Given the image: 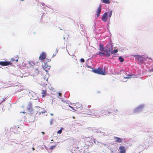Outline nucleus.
<instances>
[{
  "label": "nucleus",
  "instance_id": "1",
  "mask_svg": "<svg viewBox=\"0 0 153 153\" xmlns=\"http://www.w3.org/2000/svg\"><path fill=\"white\" fill-rule=\"evenodd\" d=\"M92 71L96 74H101L102 75H104L105 74V72L102 71V68H99L96 69H94L92 70Z\"/></svg>",
  "mask_w": 153,
  "mask_h": 153
},
{
  "label": "nucleus",
  "instance_id": "2",
  "mask_svg": "<svg viewBox=\"0 0 153 153\" xmlns=\"http://www.w3.org/2000/svg\"><path fill=\"white\" fill-rule=\"evenodd\" d=\"M112 51V48H106L104 51L105 53H105V56L107 57H108L111 54Z\"/></svg>",
  "mask_w": 153,
  "mask_h": 153
},
{
  "label": "nucleus",
  "instance_id": "3",
  "mask_svg": "<svg viewBox=\"0 0 153 153\" xmlns=\"http://www.w3.org/2000/svg\"><path fill=\"white\" fill-rule=\"evenodd\" d=\"M46 53L44 52H42L39 57V60H40V61L43 62L44 59H46Z\"/></svg>",
  "mask_w": 153,
  "mask_h": 153
},
{
  "label": "nucleus",
  "instance_id": "4",
  "mask_svg": "<svg viewBox=\"0 0 153 153\" xmlns=\"http://www.w3.org/2000/svg\"><path fill=\"white\" fill-rule=\"evenodd\" d=\"M143 108V105H140L137 107V108H135L134 110V111L135 113H137L139 112H140L141 111H142Z\"/></svg>",
  "mask_w": 153,
  "mask_h": 153
},
{
  "label": "nucleus",
  "instance_id": "5",
  "mask_svg": "<svg viewBox=\"0 0 153 153\" xmlns=\"http://www.w3.org/2000/svg\"><path fill=\"white\" fill-rule=\"evenodd\" d=\"M12 63L7 61H0V65L3 66H6L8 65H11Z\"/></svg>",
  "mask_w": 153,
  "mask_h": 153
},
{
  "label": "nucleus",
  "instance_id": "6",
  "mask_svg": "<svg viewBox=\"0 0 153 153\" xmlns=\"http://www.w3.org/2000/svg\"><path fill=\"white\" fill-rule=\"evenodd\" d=\"M84 112L85 114H91V113L92 112V111L91 110L89 107H88L84 109Z\"/></svg>",
  "mask_w": 153,
  "mask_h": 153
},
{
  "label": "nucleus",
  "instance_id": "7",
  "mask_svg": "<svg viewBox=\"0 0 153 153\" xmlns=\"http://www.w3.org/2000/svg\"><path fill=\"white\" fill-rule=\"evenodd\" d=\"M43 69L46 71H48L50 70L51 67L48 65L46 63H45L44 65H43Z\"/></svg>",
  "mask_w": 153,
  "mask_h": 153
},
{
  "label": "nucleus",
  "instance_id": "8",
  "mask_svg": "<svg viewBox=\"0 0 153 153\" xmlns=\"http://www.w3.org/2000/svg\"><path fill=\"white\" fill-rule=\"evenodd\" d=\"M101 9H102V6L101 5H100L99 6L98 8V9L97 11L96 16H97V17H98L100 15V13L101 12Z\"/></svg>",
  "mask_w": 153,
  "mask_h": 153
},
{
  "label": "nucleus",
  "instance_id": "9",
  "mask_svg": "<svg viewBox=\"0 0 153 153\" xmlns=\"http://www.w3.org/2000/svg\"><path fill=\"white\" fill-rule=\"evenodd\" d=\"M112 109L111 110H110V109L108 110V111H105L104 110H102L101 111V113L102 114H107L110 113H111L112 112V111L113 110L114 108H111Z\"/></svg>",
  "mask_w": 153,
  "mask_h": 153
},
{
  "label": "nucleus",
  "instance_id": "10",
  "mask_svg": "<svg viewBox=\"0 0 153 153\" xmlns=\"http://www.w3.org/2000/svg\"><path fill=\"white\" fill-rule=\"evenodd\" d=\"M107 19V13H105L102 15L101 19L103 22H106Z\"/></svg>",
  "mask_w": 153,
  "mask_h": 153
},
{
  "label": "nucleus",
  "instance_id": "11",
  "mask_svg": "<svg viewBox=\"0 0 153 153\" xmlns=\"http://www.w3.org/2000/svg\"><path fill=\"white\" fill-rule=\"evenodd\" d=\"M120 152V153H125L126 149L123 146H121L119 147Z\"/></svg>",
  "mask_w": 153,
  "mask_h": 153
},
{
  "label": "nucleus",
  "instance_id": "12",
  "mask_svg": "<svg viewBox=\"0 0 153 153\" xmlns=\"http://www.w3.org/2000/svg\"><path fill=\"white\" fill-rule=\"evenodd\" d=\"M41 94H42V97H43L46 96L47 95V91L46 89H43L42 90Z\"/></svg>",
  "mask_w": 153,
  "mask_h": 153
},
{
  "label": "nucleus",
  "instance_id": "13",
  "mask_svg": "<svg viewBox=\"0 0 153 153\" xmlns=\"http://www.w3.org/2000/svg\"><path fill=\"white\" fill-rule=\"evenodd\" d=\"M114 139H116V141L118 143H120L122 142L123 140L121 138L117 137H114Z\"/></svg>",
  "mask_w": 153,
  "mask_h": 153
},
{
  "label": "nucleus",
  "instance_id": "14",
  "mask_svg": "<svg viewBox=\"0 0 153 153\" xmlns=\"http://www.w3.org/2000/svg\"><path fill=\"white\" fill-rule=\"evenodd\" d=\"M11 61L12 62H14L16 61V62L18 61V57L17 56L16 57H15L14 58H13L11 59Z\"/></svg>",
  "mask_w": 153,
  "mask_h": 153
},
{
  "label": "nucleus",
  "instance_id": "15",
  "mask_svg": "<svg viewBox=\"0 0 153 153\" xmlns=\"http://www.w3.org/2000/svg\"><path fill=\"white\" fill-rule=\"evenodd\" d=\"M100 48L99 49L101 51H103L104 50V48H103V46L102 45L100 44L99 46Z\"/></svg>",
  "mask_w": 153,
  "mask_h": 153
},
{
  "label": "nucleus",
  "instance_id": "16",
  "mask_svg": "<svg viewBox=\"0 0 153 153\" xmlns=\"http://www.w3.org/2000/svg\"><path fill=\"white\" fill-rule=\"evenodd\" d=\"M97 54L101 56H105V53H102L100 52H98V53H97Z\"/></svg>",
  "mask_w": 153,
  "mask_h": 153
},
{
  "label": "nucleus",
  "instance_id": "17",
  "mask_svg": "<svg viewBox=\"0 0 153 153\" xmlns=\"http://www.w3.org/2000/svg\"><path fill=\"white\" fill-rule=\"evenodd\" d=\"M134 57H136V58L138 59V60L140 58H142L143 57V56H140V55H134Z\"/></svg>",
  "mask_w": 153,
  "mask_h": 153
},
{
  "label": "nucleus",
  "instance_id": "18",
  "mask_svg": "<svg viewBox=\"0 0 153 153\" xmlns=\"http://www.w3.org/2000/svg\"><path fill=\"white\" fill-rule=\"evenodd\" d=\"M102 2L105 4H109L110 2L109 0H103Z\"/></svg>",
  "mask_w": 153,
  "mask_h": 153
},
{
  "label": "nucleus",
  "instance_id": "19",
  "mask_svg": "<svg viewBox=\"0 0 153 153\" xmlns=\"http://www.w3.org/2000/svg\"><path fill=\"white\" fill-rule=\"evenodd\" d=\"M119 59L120 60V61L121 62H123L124 60V59H123V58L121 56H120L119 57Z\"/></svg>",
  "mask_w": 153,
  "mask_h": 153
},
{
  "label": "nucleus",
  "instance_id": "20",
  "mask_svg": "<svg viewBox=\"0 0 153 153\" xmlns=\"http://www.w3.org/2000/svg\"><path fill=\"white\" fill-rule=\"evenodd\" d=\"M63 105L64 106V107H65V106H66L67 108H68V107H70L72 109L74 110L73 107H72L71 106L69 105H68L67 104L66 105H65V104H64Z\"/></svg>",
  "mask_w": 153,
  "mask_h": 153
},
{
  "label": "nucleus",
  "instance_id": "21",
  "mask_svg": "<svg viewBox=\"0 0 153 153\" xmlns=\"http://www.w3.org/2000/svg\"><path fill=\"white\" fill-rule=\"evenodd\" d=\"M107 13V15H108L110 17H111L112 15V11H110L108 12Z\"/></svg>",
  "mask_w": 153,
  "mask_h": 153
},
{
  "label": "nucleus",
  "instance_id": "22",
  "mask_svg": "<svg viewBox=\"0 0 153 153\" xmlns=\"http://www.w3.org/2000/svg\"><path fill=\"white\" fill-rule=\"evenodd\" d=\"M118 51L117 49H114L113 51H111V54L113 53H115L118 52Z\"/></svg>",
  "mask_w": 153,
  "mask_h": 153
},
{
  "label": "nucleus",
  "instance_id": "23",
  "mask_svg": "<svg viewBox=\"0 0 153 153\" xmlns=\"http://www.w3.org/2000/svg\"><path fill=\"white\" fill-rule=\"evenodd\" d=\"M62 128H61V129L59 130L58 131H57V133L58 134H60L62 133Z\"/></svg>",
  "mask_w": 153,
  "mask_h": 153
},
{
  "label": "nucleus",
  "instance_id": "24",
  "mask_svg": "<svg viewBox=\"0 0 153 153\" xmlns=\"http://www.w3.org/2000/svg\"><path fill=\"white\" fill-rule=\"evenodd\" d=\"M56 147V146H51L50 147V149L51 150H52L54 149Z\"/></svg>",
  "mask_w": 153,
  "mask_h": 153
},
{
  "label": "nucleus",
  "instance_id": "25",
  "mask_svg": "<svg viewBox=\"0 0 153 153\" xmlns=\"http://www.w3.org/2000/svg\"><path fill=\"white\" fill-rule=\"evenodd\" d=\"M80 61L82 62H85V60L83 58H81L80 59Z\"/></svg>",
  "mask_w": 153,
  "mask_h": 153
},
{
  "label": "nucleus",
  "instance_id": "26",
  "mask_svg": "<svg viewBox=\"0 0 153 153\" xmlns=\"http://www.w3.org/2000/svg\"><path fill=\"white\" fill-rule=\"evenodd\" d=\"M5 100V98H3L2 99V101H1V102H3Z\"/></svg>",
  "mask_w": 153,
  "mask_h": 153
},
{
  "label": "nucleus",
  "instance_id": "27",
  "mask_svg": "<svg viewBox=\"0 0 153 153\" xmlns=\"http://www.w3.org/2000/svg\"><path fill=\"white\" fill-rule=\"evenodd\" d=\"M86 67L88 68H91L90 66L87 65V66H86Z\"/></svg>",
  "mask_w": 153,
  "mask_h": 153
},
{
  "label": "nucleus",
  "instance_id": "28",
  "mask_svg": "<svg viewBox=\"0 0 153 153\" xmlns=\"http://www.w3.org/2000/svg\"><path fill=\"white\" fill-rule=\"evenodd\" d=\"M59 97H61L62 96V93H59Z\"/></svg>",
  "mask_w": 153,
  "mask_h": 153
},
{
  "label": "nucleus",
  "instance_id": "29",
  "mask_svg": "<svg viewBox=\"0 0 153 153\" xmlns=\"http://www.w3.org/2000/svg\"><path fill=\"white\" fill-rule=\"evenodd\" d=\"M41 133H42L43 135H44L45 134V133L43 131Z\"/></svg>",
  "mask_w": 153,
  "mask_h": 153
},
{
  "label": "nucleus",
  "instance_id": "30",
  "mask_svg": "<svg viewBox=\"0 0 153 153\" xmlns=\"http://www.w3.org/2000/svg\"><path fill=\"white\" fill-rule=\"evenodd\" d=\"M150 71H153V68L150 70Z\"/></svg>",
  "mask_w": 153,
  "mask_h": 153
},
{
  "label": "nucleus",
  "instance_id": "31",
  "mask_svg": "<svg viewBox=\"0 0 153 153\" xmlns=\"http://www.w3.org/2000/svg\"><path fill=\"white\" fill-rule=\"evenodd\" d=\"M32 149L33 150H35V148L34 147H33L32 148Z\"/></svg>",
  "mask_w": 153,
  "mask_h": 153
},
{
  "label": "nucleus",
  "instance_id": "32",
  "mask_svg": "<svg viewBox=\"0 0 153 153\" xmlns=\"http://www.w3.org/2000/svg\"><path fill=\"white\" fill-rule=\"evenodd\" d=\"M147 58L148 59H151L150 58H148V57Z\"/></svg>",
  "mask_w": 153,
  "mask_h": 153
},
{
  "label": "nucleus",
  "instance_id": "33",
  "mask_svg": "<svg viewBox=\"0 0 153 153\" xmlns=\"http://www.w3.org/2000/svg\"><path fill=\"white\" fill-rule=\"evenodd\" d=\"M15 133H17V132H15L14 131H13Z\"/></svg>",
  "mask_w": 153,
  "mask_h": 153
},
{
  "label": "nucleus",
  "instance_id": "34",
  "mask_svg": "<svg viewBox=\"0 0 153 153\" xmlns=\"http://www.w3.org/2000/svg\"><path fill=\"white\" fill-rule=\"evenodd\" d=\"M51 61V60H50V59H48V61Z\"/></svg>",
  "mask_w": 153,
  "mask_h": 153
},
{
  "label": "nucleus",
  "instance_id": "35",
  "mask_svg": "<svg viewBox=\"0 0 153 153\" xmlns=\"http://www.w3.org/2000/svg\"><path fill=\"white\" fill-rule=\"evenodd\" d=\"M125 78H128V77H125Z\"/></svg>",
  "mask_w": 153,
  "mask_h": 153
},
{
  "label": "nucleus",
  "instance_id": "36",
  "mask_svg": "<svg viewBox=\"0 0 153 153\" xmlns=\"http://www.w3.org/2000/svg\"><path fill=\"white\" fill-rule=\"evenodd\" d=\"M22 1H24V0H21Z\"/></svg>",
  "mask_w": 153,
  "mask_h": 153
},
{
  "label": "nucleus",
  "instance_id": "37",
  "mask_svg": "<svg viewBox=\"0 0 153 153\" xmlns=\"http://www.w3.org/2000/svg\"><path fill=\"white\" fill-rule=\"evenodd\" d=\"M16 128V127H15V128H14V129H15V128Z\"/></svg>",
  "mask_w": 153,
  "mask_h": 153
},
{
  "label": "nucleus",
  "instance_id": "38",
  "mask_svg": "<svg viewBox=\"0 0 153 153\" xmlns=\"http://www.w3.org/2000/svg\"><path fill=\"white\" fill-rule=\"evenodd\" d=\"M51 115H53V114H51Z\"/></svg>",
  "mask_w": 153,
  "mask_h": 153
},
{
  "label": "nucleus",
  "instance_id": "39",
  "mask_svg": "<svg viewBox=\"0 0 153 153\" xmlns=\"http://www.w3.org/2000/svg\"><path fill=\"white\" fill-rule=\"evenodd\" d=\"M46 85V86H47V84H46V85Z\"/></svg>",
  "mask_w": 153,
  "mask_h": 153
},
{
  "label": "nucleus",
  "instance_id": "40",
  "mask_svg": "<svg viewBox=\"0 0 153 153\" xmlns=\"http://www.w3.org/2000/svg\"><path fill=\"white\" fill-rule=\"evenodd\" d=\"M116 111H118V110H116Z\"/></svg>",
  "mask_w": 153,
  "mask_h": 153
},
{
  "label": "nucleus",
  "instance_id": "41",
  "mask_svg": "<svg viewBox=\"0 0 153 153\" xmlns=\"http://www.w3.org/2000/svg\"><path fill=\"white\" fill-rule=\"evenodd\" d=\"M0 68H1V67H0Z\"/></svg>",
  "mask_w": 153,
  "mask_h": 153
}]
</instances>
